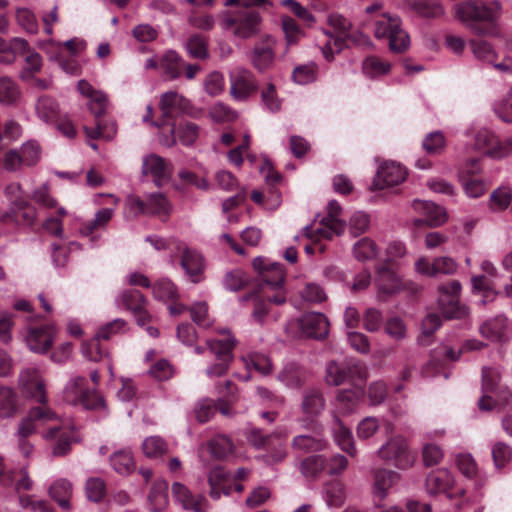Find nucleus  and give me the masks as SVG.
<instances>
[{"instance_id":"obj_1","label":"nucleus","mask_w":512,"mask_h":512,"mask_svg":"<svg viewBox=\"0 0 512 512\" xmlns=\"http://www.w3.org/2000/svg\"><path fill=\"white\" fill-rule=\"evenodd\" d=\"M456 17L477 35H495L493 28L480 23H495L501 15L502 5L497 0H469L454 6Z\"/></svg>"},{"instance_id":"obj_2","label":"nucleus","mask_w":512,"mask_h":512,"mask_svg":"<svg viewBox=\"0 0 512 512\" xmlns=\"http://www.w3.org/2000/svg\"><path fill=\"white\" fill-rule=\"evenodd\" d=\"M63 400L73 406H82L86 410L108 413L105 399L96 389L87 388V379L83 376H73L66 383L63 392Z\"/></svg>"},{"instance_id":"obj_3","label":"nucleus","mask_w":512,"mask_h":512,"mask_svg":"<svg viewBox=\"0 0 512 512\" xmlns=\"http://www.w3.org/2000/svg\"><path fill=\"white\" fill-rule=\"evenodd\" d=\"M54 420H58V414L50 407H32L29 410L27 416L20 422L16 433L18 449L24 457L31 456L34 450V446L27 438Z\"/></svg>"},{"instance_id":"obj_4","label":"nucleus","mask_w":512,"mask_h":512,"mask_svg":"<svg viewBox=\"0 0 512 512\" xmlns=\"http://www.w3.org/2000/svg\"><path fill=\"white\" fill-rule=\"evenodd\" d=\"M374 35L377 39H387L392 52L402 53L410 45L409 35L401 27L397 15L381 12L373 16Z\"/></svg>"},{"instance_id":"obj_5","label":"nucleus","mask_w":512,"mask_h":512,"mask_svg":"<svg viewBox=\"0 0 512 512\" xmlns=\"http://www.w3.org/2000/svg\"><path fill=\"white\" fill-rule=\"evenodd\" d=\"M253 268L259 272L262 281L273 290H277L273 296L267 295V301L276 305L286 302L284 283L286 272L282 264L272 262L264 257H256L252 262Z\"/></svg>"},{"instance_id":"obj_6","label":"nucleus","mask_w":512,"mask_h":512,"mask_svg":"<svg viewBox=\"0 0 512 512\" xmlns=\"http://www.w3.org/2000/svg\"><path fill=\"white\" fill-rule=\"evenodd\" d=\"M171 211V204L162 193H151L146 198L129 195L125 200V214L127 217L139 215H154L167 217Z\"/></svg>"},{"instance_id":"obj_7","label":"nucleus","mask_w":512,"mask_h":512,"mask_svg":"<svg viewBox=\"0 0 512 512\" xmlns=\"http://www.w3.org/2000/svg\"><path fill=\"white\" fill-rule=\"evenodd\" d=\"M379 458L392 463L401 470H406L415 464L416 454L409 449L406 439L402 436L391 437L377 451Z\"/></svg>"},{"instance_id":"obj_8","label":"nucleus","mask_w":512,"mask_h":512,"mask_svg":"<svg viewBox=\"0 0 512 512\" xmlns=\"http://www.w3.org/2000/svg\"><path fill=\"white\" fill-rule=\"evenodd\" d=\"M327 209L328 214L321 220L319 227L306 226L304 228L306 237L315 243L321 238L332 239L334 236L342 234L345 229V223L338 218L342 210L339 203L336 200H331Z\"/></svg>"},{"instance_id":"obj_9","label":"nucleus","mask_w":512,"mask_h":512,"mask_svg":"<svg viewBox=\"0 0 512 512\" xmlns=\"http://www.w3.org/2000/svg\"><path fill=\"white\" fill-rule=\"evenodd\" d=\"M42 438L46 441L56 440L51 453L54 457H63L70 453L72 444L77 442V435L73 429L64 427L61 418L54 420L42 428Z\"/></svg>"},{"instance_id":"obj_10","label":"nucleus","mask_w":512,"mask_h":512,"mask_svg":"<svg viewBox=\"0 0 512 512\" xmlns=\"http://www.w3.org/2000/svg\"><path fill=\"white\" fill-rule=\"evenodd\" d=\"M223 29L236 37L246 39L259 32L260 17L254 9L245 8L235 16H228L221 23Z\"/></svg>"},{"instance_id":"obj_11","label":"nucleus","mask_w":512,"mask_h":512,"mask_svg":"<svg viewBox=\"0 0 512 512\" xmlns=\"http://www.w3.org/2000/svg\"><path fill=\"white\" fill-rule=\"evenodd\" d=\"M289 330H297L296 336L322 339L328 335L329 322L322 313L310 312L288 323Z\"/></svg>"},{"instance_id":"obj_12","label":"nucleus","mask_w":512,"mask_h":512,"mask_svg":"<svg viewBox=\"0 0 512 512\" xmlns=\"http://www.w3.org/2000/svg\"><path fill=\"white\" fill-rule=\"evenodd\" d=\"M207 346L216 358V363L206 369L207 376L215 378L225 375L233 359L232 350L235 339L231 336L224 340L211 339L207 340Z\"/></svg>"},{"instance_id":"obj_13","label":"nucleus","mask_w":512,"mask_h":512,"mask_svg":"<svg viewBox=\"0 0 512 512\" xmlns=\"http://www.w3.org/2000/svg\"><path fill=\"white\" fill-rule=\"evenodd\" d=\"M18 385L24 396L39 403V407H48L45 382L37 368H24L19 374Z\"/></svg>"},{"instance_id":"obj_14","label":"nucleus","mask_w":512,"mask_h":512,"mask_svg":"<svg viewBox=\"0 0 512 512\" xmlns=\"http://www.w3.org/2000/svg\"><path fill=\"white\" fill-rule=\"evenodd\" d=\"M454 476L448 469L440 468L432 471L426 477L425 489L429 495L446 494L449 498L464 496L463 488L455 487Z\"/></svg>"},{"instance_id":"obj_15","label":"nucleus","mask_w":512,"mask_h":512,"mask_svg":"<svg viewBox=\"0 0 512 512\" xmlns=\"http://www.w3.org/2000/svg\"><path fill=\"white\" fill-rule=\"evenodd\" d=\"M230 95L238 102L246 101L257 91V82L254 74L241 66L229 72Z\"/></svg>"},{"instance_id":"obj_16","label":"nucleus","mask_w":512,"mask_h":512,"mask_svg":"<svg viewBox=\"0 0 512 512\" xmlns=\"http://www.w3.org/2000/svg\"><path fill=\"white\" fill-rule=\"evenodd\" d=\"M462 286L458 280H452L438 287L439 306L446 318H460L466 314L465 307L459 304Z\"/></svg>"},{"instance_id":"obj_17","label":"nucleus","mask_w":512,"mask_h":512,"mask_svg":"<svg viewBox=\"0 0 512 512\" xmlns=\"http://www.w3.org/2000/svg\"><path fill=\"white\" fill-rule=\"evenodd\" d=\"M159 107L165 118L172 119L180 115L196 117L198 115V110L191 104L190 100L176 91L163 93Z\"/></svg>"},{"instance_id":"obj_18","label":"nucleus","mask_w":512,"mask_h":512,"mask_svg":"<svg viewBox=\"0 0 512 512\" xmlns=\"http://www.w3.org/2000/svg\"><path fill=\"white\" fill-rule=\"evenodd\" d=\"M126 325L127 323L124 319L117 318L101 326L96 332L95 338L87 346L83 347L84 356L91 361H99L102 358L99 340H109L114 335L125 332Z\"/></svg>"},{"instance_id":"obj_19","label":"nucleus","mask_w":512,"mask_h":512,"mask_svg":"<svg viewBox=\"0 0 512 512\" xmlns=\"http://www.w3.org/2000/svg\"><path fill=\"white\" fill-rule=\"evenodd\" d=\"M175 250L180 255L181 267L189 280L193 283H199L202 280L205 267L202 255L180 241L175 242Z\"/></svg>"},{"instance_id":"obj_20","label":"nucleus","mask_w":512,"mask_h":512,"mask_svg":"<svg viewBox=\"0 0 512 512\" xmlns=\"http://www.w3.org/2000/svg\"><path fill=\"white\" fill-rule=\"evenodd\" d=\"M406 177L407 170L405 167L394 161H386L378 167L373 180V187L381 190L397 186L404 182Z\"/></svg>"},{"instance_id":"obj_21","label":"nucleus","mask_w":512,"mask_h":512,"mask_svg":"<svg viewBox=\"0 0 512 512\" xmlns=\"http://www.w3.org/2000/svg\"><path fill=\"white\" fill-rule=\"evenodd\" d=\"M56 333L57 330L53 324L31 327L27 330L25 341L31 351L44 354L51 348Z\"/></svg>"},{"instance_id":"obj_22","label":"nucleus","mask_w":512,"mask_h":512,"mask_svg":"<svg viewBox=\"0 0 512 512\" xmlns=\"http://www.w3.org/2000/svg\"><path fill=\"white\" fill-rule=\"evenodd\" d=\"M501 380V373L498 367L484 366L482 368V397L478 401V407L482 411H490L495 406V401L488 396V393L496 391Z\"/></svg>"},{"instance_id":"obj_23","label":"nucleus","mask_w":512,"mask_h":512,"mask_svg":"<svg viewBox=\"0 0 512 512\" xmlns=\"http://www.w3.org/2000/svg\"><path fill=\"white\" fill-rule=\"evenodd\" d=\"M415 270L423 275L435 277L437 275H451L457 270L456 262L447 256L437 257L430 262L426 258H420L415 263Z\"/></svg>"},{"instance_id":"obj_24","label":"nucleus","mask_w":512,"mask_h":512,"mask_svg":"<svg viewBox=\"0 0 512 512\" xmlns=\"http://www.w3.org/2000/svg\"><path fill=\"white\" fill-rule=\"evenodd\" d=\"M172 492L176 501L185 509L192 512H206L208 508L207 499L200 495H194L181 483L175 482L172 485Z\"/></svg>"},{"instance_id":"obj_25","label":"nucleus","mask_w":512,"mask_h":512,"mask_svg":"<svg viewBox=\"0 0 512 512\" xmlns=\"http://www.w3.org/2000/svg\"><path fill=\"white\" fill-rule=\"evenodd\" d=\"M142 173L150 175L157 185L167 180L171 173V165L164 158L157 154H149L143 158Z\"/></svg>"},{"instance_id":"obj_26","label":"nucleus","mask_w":512,"mask_h":512,"mask_svg":"<svg viewBox=\"0 0 512 512\" xmlns=\"http://www.w3.org/2000/svg\"><path fill=\"white\" fill-rule=\"evenodd\" d=\"M328 442L320 431L311 434H299L293 437L291 447L299 453L320 452L326 449Z\"/></svg>"},{"instance_id":"obj_27","label":"nucleus","mask_w":512,"mask_h":512,"mask_svg":"<svg viewBox=\"0 0 512 512\" xmlns=\"http://www.w3.org/2000/svg\"><path fill=\"white\" fill-rule=\"evenodd\" d=\"M274 60L275 51L272 39L267 38L265 41L255 44L251 55V62L259 72L270 69Z\"/></svg>"},{"instance_id":"obj_28","label":"nucleus","mask_w":512,"mask_h":512,"mask_svg":"<svg viewBox=\"0 0 512 512\" xmlns=\"http://www.w3.org/2000/svg\"><path fill=\"white\" fill-rule=\"evenodd\" d=\"M401 479V475L393 470L379 468L374 471L373 475V494L381 500L385 499L389 490L397 484Z\"/></svg>"},{"instance_id":"obj_29","label":"nucleus","mask_w":512,"mask_h":512,"mask_svg":"<svg viewBox=\"0 0 512 512\" xmlns=\"http://www.w3.org/2000/svg\"><path fill=\"white\" fill-rule=\"evenodd\" d=\"M412 207L425 217V224L429 227L441 226L447 219L445 210L433 202L414 200Z\"/></svg>"},{"instance_id":"obj_30","label":"nucleus","mask_w":512,"mask_h":512,"mask_svg":"<svg viewBox=\"0 0 512 512\" xmlns=\"http://www.w3.org/2000/svg\"><path fill=\"white\" fill-rule=\"evenodd\" d=\"M208 482L210 485L209 495L213 500L220 499L221 495H230V475L220 466L213 468L208 475Z\"/></svg>"},{"instance_id":"obj_31","label":"nucleus","mask_w":512,"mask_h":512,"mask_svg":"<svg viewBox=\"0 0 512 512\" xmlns=\"http://www.w3.org/2000/svg\"><path fill=\"white\" fill-rule=\"evenodd\" d=\"M301 409L308 419L318 417L325 409V399L321 391L315 388L306 389L303 392Z\"/></svg>"},{"instance_id":"obj_32","label":"nucleus","mask_w":512,"mask_h":512,"mask_svg":"<svg viewBox=\"0 0 512 512\" xmlns=\"http://www.w3.org/2000/svg\"><path fill=\"white\" fill-rule=\"evenodd\" d=\"M35 111L37 117L47 125L56 123L62 115L58 102L48 95H43L38 98Z\"/></svg>"},{"instance_id":"obj_33","label":"nucleus","mask_w":512,"mask_h":512,"mask_svg":"<svg viewBox=\"0 0 512 512\" xmlns=\"http://www.w3.org/2000/svg\"><path fill=\"white\" fill-rule=\"evenodd\" d=\"M362 395V387L340 390L337 394L335 402L336 411L342 415H348L354 412Z\"/></svg>"},{"instance_id":"obj_34","label":"nucleus","mask_w":512,"mask_h":512,"mask_svg":"<svg viewBox=\"0 0 512 512\" xmlns=\"http://www.w3.org/2000/svg\"><path fill=\"white\" fill-rule=\"evenodd\" d=\"M7 218L25 226H31L37 218L36 208L24 199H15L12 202L11 214H7Z\"/></svg>"},{"instance_id":"obj_35","label":"nucleus","mask_w":512,"mask_h":512,"mask_svg":"<svg viewBox=\"0 0 512 512\" xmlns=\"http://www.w3.org/2000/svg\"><path fill=\"white\" fill-rule=\"evenodd\" d=\"M480 334L490 341H501L507 336L508 322L503 316L485 321L479 328Z\"/></svg>"},{"instance_id":"obj_36","label":"nucleus","mask_w":512,"mask_h":512,"mask_svg":"<svg viewBox=\"0 0 512 512\" xmlns=\"http://www.w3.org/2000/svg\"><path fill=\"white\" fill-rule=\"evenodd\" d=\"M170 132L172 134V138L170 142H164L167 146H172L176 143V138L174 134H177L179 141L185 146L193 145L200 134V127L192 122H184L181 123L176 129L174 125H172Z\"/></svg>"},{"instance_id":"obj_37","label":"nucleus","mask_w":512,"mask_h":512,"mask_svg":"<svg viewBox=\"0 0 512 512\" xmlns=\"http://www.w3.org/2000/svg\"><path fill=\"white\" fill-rule=\"evenodd\" d=\"M159 66L170 80H175L180 77L185 62L176 51L168 50L161 57Z\"/></svg>"},{"instance_id":"obj_38","label":"nucleus","mask_w":512,"mask_h":512,"mask_svg":"<svg viewBox=\"0 0 512 512\" xmlns=\"http://www.w3.org/2000/svg\"><path fill=\"white\" fill-rule=\"evenodd\" d=\"M72 493V484L66 479L55 481L49 489L50 497L55 500L63 510H69L71 508L70 498Z\"/></svg>"},{"instance_id":"obj_39","label":"nucleus","mask_w":512,"mask_h":512,"mask_svg":"<svg viewBox=\"0 0 512 512\" xmlns=\"http://www.w3.org/2000/svg\"><path fill=\"white\" fill-rule=\"evenodd\" d=\"M305 379V371L295 363L286 364L278 374V380L288 388H300Z\"/></svg>"},{"instance_id":"obj_40","label":"nucleus","mask_w":512,"mask_h":512,"mask_svg":"<svg viewBox=\"0 0 512 512\" xmlns=\"http://www.w3.org/2000/svg\"><path fill=\"white\" fill-rule=\"evenodd\" d=\"M110 465L120 475H128L135 470L136 464L132 452L121 449L110 456Z\"/></svg>"},{"instance_id":"obj_41","label":"nucleus","mask_w":512,"mask_h":512,"mask_svg":"<svg viewBox=\"0 0 512 512\" xmlns=\"http://www.w3.org/2000/svg\"><path fill=\"white\" fill-rule=\"evenodd\" d=\"M327 467V460L322 455L304 458L299 465L302 475L308 480L317 479Z\"/></svg>"},{"instance_id":"obj_42","label":"nucleus","mask_w":512,"mask_h":512,"mask_svg":"<svg viewBox=\"0 0 512 512\" xmlns=\"http://www.w3.org/2000/svg\"><path fill=\"white\" fill-rule=\"evenodd\" d=\"M115 304L131 311L132 313H137L141 311V308L145 307V298L140 291L136 289H128L116 297Z\"/></svg>"},{"instance_id":"obj_43","label":"nucleus","mask_w":512,"mask_h":512,"mask_svg":"<svg viewBox=\"0 0 512 512\" xmlns=\"http://www.w3.org/2000/svg\"><path fill=\"white\" fill-rule=\"evenodd\" d=\"M379 290L385 294H393L401 289V280L391 269L382 267L375 279Z\"/></svg>"},{"instance_id":"obj_44","label":"nucleus","mask_w":512,"mask_h":512,"mask_svg":"<svg viewBox=\"0 0 512 512\" xmlns=\"http://www.w3.org/2000/svg\"><path fill=\"white\" fill-rule=\"evenodd\" d=\"M323 498L329 508H339L346 500L344 485L339 481L328 482L323 487Z\"/></svg>"},{"instance_id":"obj_45","label":"nucleus","mask_w":512,"mask_h":512,"mask_svg":"<svg viewBox=\"0 0 512 512\" xmlns=\"http://www.w3.org/2000/svg\"><path fill=\"white\" fill-rule=\"evenodd\" d=\"M406 4L420 16L433 18L443 15L444 9L436 0H405Z\"/></svg>"},{"instance_id":"obj_46","label":"nucleus","mask_w":512,"mask_h":512,"mask_svg":"<svg viewBox=\"0 0 512 512\" xmlns=\"http://www.w3.org/2000/svg\"><path fill=\"white\" fill-rule=\"evenodd\" d=\"M334 421L335 441L343 451L347 452L349 455L354 456L356 454V448L351 431L343 426L342 422L337 416H335Z\"/></svg>"},{"instance_id":"obj_47","label":"nucleus","mask_w":512,"mask_h":512,"mask_svg":"<svg viewBox=\"0 0 512 512\" xmlns=\"http://www.w3.org/2000/svg\"><path fill=\"white\" fill-rule=\"evenodd\" d=\"M114 210L111 208H102L95 214L93 220H89L82 224L80 233L84 236H89L97 229L105 227L113 216Z\"/></svg>"},{"instance_id":"obj_48","label":"nucleus","mask_w":512,"mask_h":512,"mask_svg":"<svg viewBox=\"0 0 512 512\" xmlns=\"http://www.w3.org/2000/svg\"><path fill=\"white\" fill-rule=\"evenodd\" d=\"M15 21L21 29L26 33L36 34L39 25L35 13L26 7H18L15 9Z\"/></svg>"},{"instance_id":"obj_49","label":"nucleus","mask_w":512,"mask_h":512,"mask_svg":"<svg viewBox=\"0 0 512 512\" xmlns=\"http://www.w3.org/2000/svg\"><path fill=\"white\" fill-rule=\"evenodd\" d=\"M17 395L9 387H0V418H9L16 413Z\"/></svg>"},{"instance_id":"obj_50","label":"nucleus","mask_w":512,"mask_h":512,"mask_svg":"<svg viewBox=\"0 0 512 512\" xmlns=\"http://www.w3.org/2000/svg\"><path fill=\"white\" fill-rule=\"evenodd\" d=\"M512 202V189L508 186H501L495 189L489 198V208L492 211H504Z\"/></svg>"},{"instance_id":"obj_51","label":"nucleus","mask_w":512,"mask_h":512,"mask_svg":"<svg viewBox=\"0 0 512 512\" xmlns=\"http://www.w3.org/2000/svg\"><path fill=\"white\" fill-rule=\"evenodd\" d=\"M326 382L329 385L338 386L348 380L347 362L338 363L337 361H330L326 366Z\"/></svg>"},{"instance_id":"obj_52","label":"nucleus","mask_w":512,"mask_h":512,"mask_svg":"<svg viewBox=\"0 0 512 512\" xmlns=\"http://www.w3.org/2000/svg\"><path fill=\"white\" fill-rule=\"evenodd\" d=\"M211 455L217 459H224L233 452V443L225 435H218L211 439L208 443Z\"/></svg>"},{"instance_id":"obj_53","label":"nucleus","mask_w":512,"mask_h":512,"mask_svg":"<svg viewBox=\"0 0 512 512\" xmlns=\"http://www.w3.org/2000/svg\"><path fill=\"white\" fill-rule=\"evenodd\" d=\"M491 455L495 468L501 470L512 461V448L505 442L499 441L493 444Z\"/></svg>"},{"instance_id":"obj_54","label":"nucleus","mask_w":512,"mask_h":512,"mask_svg":"<svg viewBox=\"0 0 512 512\" xmlns=\"http://www.w3.org/2000/svg\"><path fill=\"white\" fill-rule=\"evenodd\" d=\"M363 72L370 78H376L390 72L391 65L378 57H367L362 66Z\"/></svg>"},{"instance_id":"obj_55","label":"nucleus","mask_w":512,"mask_h":512,"mask_svg":"<svg viewBox=\"0 0 512 512\" xmlns=\"http://www.w3.org/2000/svg\"><path fill=\"white\" fill-rule=\"evenodd\" d=\"M142 449L146 457L158 458L167 452L168 445L163 438L159 436H150L144 439Z\"/></svg>"},{"instance_id":"obj_56","label":"nucleus","mask_w":512,"mask_h":512,"mask_svg":"<svg viewBox=\"0 0 512 512\" xmlns=\"http://www.w3.org/2000/svg\"><path fill=\"white\" fill-rule=\"evenodd\" d=\"M20 90L17 84L8 77L0 78V103L11 105L17 102Z\"/></svg>"},{"instance_id":"obj_57","label":"nucleus","mask_w":512,"mask_h":512,"mask_svg":"<svg viewBox=\"0 0 512 512\" xmlns=\"http://www.w3.org/2000/svg\"><path fill=\"white\" fill-rule=\"evenodd\" d=\"M498 138L488 129H481L475 136V149L492 157V151L497 147Z\"/></svg>"},{"instance_id":"obj_58","label":"nucleus","mask_w":512,"mask_h":512,"mask_svg":"<svg viewBox=\"0 0 512 512\" xmlns=\"http://www.w3.org/2000/svg\"><path fill=\"white\" fill-rule=\"evenodd\" d=\"M155 298L162 301H173L178 297L177 289L174 283L167 279H160L152 286Z\"/></svg>"},{"instance_id":"obj_59","label":"nucleus","mask_w":512,"mask_h":512,"mask_svg":"<svg viewBox=\"0 0 512 512\" xmlns=\"http://www.w3.org/2000/svg\"><path fill=\"white\" fill-rule=\"evenodd\" d=\"M353 252L357 260L367 261L378 255V248L373 240L363 238L354 244Z\"/></svg>"},{"instance_id":"obj_60","label":"nucleus","mask_w":512,"mask_h":512,"mask_svg":"<svg viewBox=\"0 0 512 512\" xmlns=\"http://www.w3.org/2000/svg\"><path fill=\"white\" fill-rule=\"evenodd\" d=\"M471 50L475 58L483 62H492L496 58V52L492 45L485 40H470Z\"/></svg>"},{"instance_id":"obj_61","label":"nucleus","mask_w":512,"mask_h":512,"mask_svg":"<svg viewBox=\"0 0 512 512\" xmlns=\"http://www.w3.org/2000/svg\"><path fill=\"white\" fill-rule=\"evenodd\" d=\"M18 151L25 166L35 165L41 157V147L34 140L23 143Z\"/></svg>"},{"instance_id":"obj_62","label":"nucleus","mask_w":512,"mask_h":512,"mask_svg":"<svg viewBox=\"0 0 512 512\" xmlns=\"http://www.w3.org/2000/svg\"><path fill=\"white\" fill-rule=\"evenodd\" d=\"M174 373V367L166 359L157 360L148 370V374L157 381H167L173 377Z\"/></svg>"},{"instance_id":"obj_63","label":"nucleus","mask_w":512,"mask_h":512,"mask_svg":"<svg viewBox=\"0 0 512 512\" xmlns=\"http://www.w3.org/2000/svg\"><path fill=\"white\" fill-rule=\"evenodd\" d=\"M317 76V65L313 62L294 68L292 78L295 83L306 85L313 82Z\"/></svg>"},{"instance_id":"obj_64","label":"nucleus","mask_w":512,"mask_h":512,"mask_svg":"<svg viewBox=\"0 0 512 512\" xmlns=\"http://www.w3.org/2000/svg\"><path fill=\"white\" fill-rule=\"evenodd\" d=\"M494 112L503 122H512V88L494 104Z\"/></svg>"}]
</instances>
